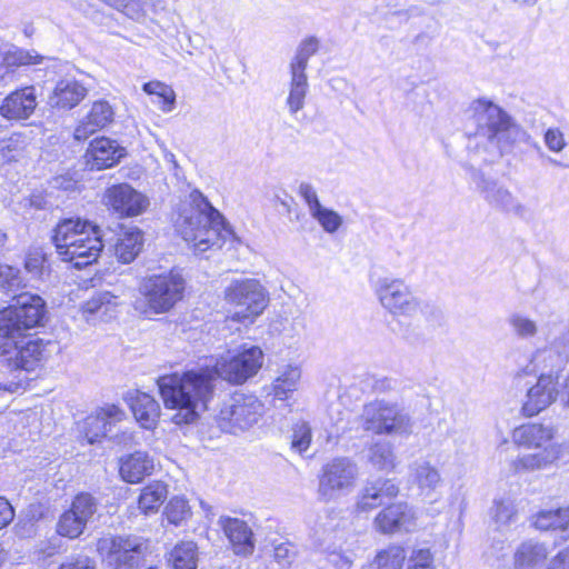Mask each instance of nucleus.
I'll use <instances>...</instances> for the list:
<instances>
[{"label": "nucleus", "instance_id": "nucleus-54", "mask_svg": "<svg viewBox=\"0 0 569 569\" xmlns=\"http://www.w3.org/2000/svg\"><path fill=\"white\" fill-rule=\"evenodd\" d=\"M59 569H97L96 561L87 555L77 553L66 558Z\"/></svg>", "mask_w": 569, "mask_h": 569}, {"label": "nucleus", "instance_id": "nucleus-28", "mask_svg": "<svg viewBox=\"0 0 569 569\" xmlns=\"http://www.w3.org/2000/svg\"><path fill=\"white\" fill-rule=\"evenodd\" d=\"M546 543L529 539L522 541L515 550L513 566L516 569H536L548 558Z\"/></svg>", "mask_w": 569, "mask_h": 569}, {"label": "nucleus", "instance_id": "nucleus-16", "mask_svg": "<svg viewBox=\"0 0 569 569\" xmlns=\"http://www.w3.org/2000/svg\"><path fill=\"white\" fill-rule=\"evenodd\" d=\"M126 417L124 411L116 405H104L89 415L80 425V431L89 443L107 437L111 427Z\"/></svg>", "mask_w": 569, "mask_h": 569}, {"label": "nucleus", "instance_id": "nucleus-38", "mask_svg": "<svg viewBox=\"0 0 569 569\" xmlns=\"http://www.w3.org/2000/svg\"><path fill=\"white\" fill-rule=\"evenodd\" d=\"M167 495V486L161 482H153L144 487L138 501L140 510L146 515L156 512L164 502Z\"/></svg>", "mask_w": 569, "mask_h": 569}, {"label": "nucleus", "instance_id": "nucleus-17", "mask_svg": "<svg viewBox=\"0 0 569 569\" xmlns=\"http://www.w3.org/2000/svg\"><path fill=\"white\" fill-rule=\"evenodd\" d=\"M399 493V487L391 479L378 477L367 480L359 490L356 501V511L369 512L392 499Z\"/></svg>", "mask_w": 569, "mask_h": 569}, {"label": "nucleus", "instance_id": "nucleus-12", "mask_svg": "<svg viewBox=\"0 0 569 569\" xmlns=\"http://www.w3.org/2000/svg\"><path fill=\"white\" fill-rule=\"evenodd\" d=\"M262 403L256 396L234 393L223 402L217 416V422L222 431L236 433L256 423L262 415Z\"/></svg>", "mask_w": 569, "mask_h": 569}, {"label": "nucleus", "instance_id": "nucleus-59", "mask_svg": "<svg viewBox=\"0 0 569 569\" xmlns=\"http://www.w3.org/2000/svg\"><path fill=\"white\" fill-rule=\"evenodd\" d=\"M14 517V510L10 502L3 498L0 497V529L7 527Z\"/></svg>", "mask_w": 569, "mask_h": 569}, {"label": "nucleus", "instance_id": "nucleus-40", "mask_svg": "<svg viewBox=\"0 0 569 569\" xmlns=\"http://www.w3.org/2000/svg\"><path fill=\"white\" fill-rule=\"evenodd\" d=\"M142 90L150 96H157L160 101L158 102L159 109L162 112H171L176 106V93L173 89L161 81H149L142 86Z\"/></svg>", "mask_w": 569, "mask_h": 569}, {"label": "nucleus", "instance_id": "nucleus-49", "mask_svg": "<svg viewBox=\"0 0 569 569\" xmlns=\"http://www.w3.org/2000/svg\"><path fill=\"white\" fill-rule=\"evenodd\" d=\"M433 557L429 549L412 550L405 569H432Z\"/></svg>", "mask_w": 569, "mask_h": 569}, {"label": "nucleus", "instance_id": "nucleus-52", "mask_svg": "<svg viewBox=\"0 0 569 569\" xmlns=\"http://www.w3.org/2000/svg\"><path fill=\"white\" fill-rule=\"evenodd\" d=\"M18 273L19 271L11 266H0V288L6 291H13L19 288L20 280Z\"/></svg>", "mask_w": 569, "mask_h": 569}, {"label": "nucleus", "instance_id": "nucleus-30", "mask_svg": "<svg viewBox=\"0 0 569 569\" xmlns=\"http://www.w3.org/2000/svg\"><path fill=\"white\" fill-rule=\"evenodd\" d=\"M410 470L412 481L418 486L420 495L425 497H430L441 483L439 470L429 461H415Z\"/></svg>", "mask_w": 569, "mask_h": 569}, {"label": "nucleus", "instance_id": "nucleus-57", "mask_svg": "<svg viewBox=\"0 0 569 569\" xmlns=\"http://www.w3.org/2000/svg\"><path fill=\"white\" fill-rule=\"evenodd\" d=\"M557 517L553 518L552 530L560 531L565 538L569 537V508L555 510Z\"/></svg>", "mask_w": 569, "mask_h": 569}, {"label": "nucleus", "instance_id": "nucleus-19", "mask_svg": "<svg viewBox=\"0 0 569 569\" xmlns=\"http://www.w3.org/2000/svg\"><path fill=\"white\" fill-rule=\"evenodd\" d=\"M126 156V148L120 146L118 141L99 137L90 142L86 152V160L91 170H103L116 166Z\"/></svg>", "mask_w": 569, "mask_h": 569}, {"label": "nucleus", "instance_id": "nucleus-58", "mask_svg": "<svg viewBox=\"0 0 569 569\" xmlns=\"http://www.w3.org/2000/svg\"><path fill=\"white\" fill-rule=\"evenodd\" d=\"M555 517V510H542L536 515L533 525L539 530H552Z\"/></svg>", "mask_w": 569, "mask_h": 569}, {"label": "nucleus", "instance_id": "nucleus-15", "mask_svg": "<svg viewBox=\"0 0 569 569\" xmlns=\"http://www.w3.org/2000/svg\"><path fill=\"white\" fill-rule=\"evenodd\" d=\"M98 510V502L90 493H79L74 497L70 509L64 511L57 523L60 537L76 539L84 531L87 525Z\"/></svg>", "mask_w": 569, "mask_h": 569}, {"label": "nucleus", "instance_id": "nucleus-23", "mask_svg": "<svg viewBox=\"0 0 569 569\" xmlns=\"http://www.w3.org/2000/svg\"><path fill=\"white\" fill-rule=\"evenodd\" d=\"M113 116L114 111L108 101L99 100L93 102L87 118L82 120L74 129V139L79 141L86 140L97 130L102 129L111 123Z\"/></svg>", "mask_w": 569, "mask_h": 569}, {"label": "nucleus", "instance_id": "nucleus-36", "mask_svg": "<svg viewBox=\"0 0 569 569\" xmlns=\"http://www.w3.org/2000/svg\"><path fill=\"white\" fill-rule=\"evenodd\" d=\"M301 378V369L298 366L288 365L282 368L273 381L274 397L286 400L298 389Z\"/></svg>", "mask_w": 569, "mask_h": 569}, {"label": "nucleus", "instance_id": "nucleus-56", "mask_svg": "<svg viewBox=\"0 0 569 569\" xmlns=\"http://www.w3.org/2000/svg\"><path fill=\"white\" fill-rule=\"evenodd\" d=\"M37 63L38 67L44 64L43 68H38V72L42 70L46 71L44 76L48 77L50 81H54L56 77L60 76L63 69V66L59 61L52 59H44L39 54Z\"/></svg>", "mask_w": 569, "mask_h": 569}, {"label": "nucleus", "instance_id": "nucleus-7", "mask_svg": "<svg viewBox=\"0 0 569 569\" xmlns=\"http://www.w3.org/2000/svg\"><path fill=\"white\" fill-rule=\"evenodd\" d=\"M360 475L358 463L350 457H335L320 470L318 497L323 502L340 499L353 491Z\"/></svg>", "mask_w": 569, "mask_h": 569}, {"label": "nucleus", "instance_id": "nucleus-48", "mask_svg": "<svg viewBox=\"0 0 569 569\" xmlns=\"http://www.w3.org/2000/svg\"><path fill=\"white\" fill-rule=\"evenodd\" d=\"M166 516L170 523L176 526L181 525L191 516L188 501L180 497L170 499L166 507Z\"/></svg>", "mask_w": 569, "mask_h": 569}, {"label": "nucleus", "instance_id": "nucleus-60", "mask_svg": "<svg viewBox=\"0 0 569 569\" xmlns=\"http://www.w3.org/2000/svg\"><path fill=\"white\" fill-rule=\"evenodd\" d=\"M547 569H569V546L549 561Z\"/></svg>", "mask_w": 569, "mask_h": 569}, {"label": "nucleus", "instance_id": "nucleus-2", "mask_svg": "<svg viewBox=\"0 0 569 569\" xmlns=\"http://www.w3.org/2000/svg\"><path fill=\"white\" fill-rule=\"evenodd\" d=\"M174 228L197 253L221 248L222 232H228L221 213L198 190L180 204Z\"/></svg>", "mask_w": 569, "mask_h": 569}, {"label": "nucleus", "instance_id": "nucleus-22", "mask_svg": "<svg viewBox=\"0 0 569 569\" xmlns=\"http://www.w3.org/2000/svg\"><path fill=\"white\" fill-rule=\"evenodd\" d=\"M218 525L222 528L224 535L232 545L234 553L249 556L253 552V533L244 520L221 516L218 520Z\"/></svg>", "mask_w": 569, "mask_h": 569}, {"label": "nucleus", "instance_id": "nucleus-24", "mask_svg": "<svg viewBox=\"0 0 569 569\" xmlns=\"http://www.w3.org/2000/svg\"><path fill=\"white\" fill-rule=\"evenodd\" d=\"M36 109V90L26 87L8 96L0 108V112L8 119H27Z\"/></svg>", "mask_w": 569, "mask_h": 569}, {"label": "nucleus", "instance_id": "nucleus-44", "mask_svg": "<svg viewBox=\"0 0 569 569\" xmlns=\"http://www.w3.org/2000/svg\"><path fill=\"white\" fill-rule=\"evenodd\" d=\"M517 509L510 498L495 499L491 507V518L498 527L508 526L515 521Z\"/></svg>", "mask_w": 569, "mask_h": 569}, {"label": "nucleus", "instance_id": "nucleus-63", "mask_svg": "<svg viewBox=\"0 0 569 569\" xmlns=\"http://www.w3.org/2000/svg\"><path fill=\"white\" fill-rule=\"evenodd\" d=\"M112 440L117 445H122L124 447L131 446L134 442V435L131 431L124 430L120 433H117L112 437Z\"/></svg>", "mask_w": 569, "mask_h": 569}, {"label": "nucleus", "instance_id": "nucleus-51", "mask_svg": "<svg viewBox=\"0 0 569 569\" xmlns=\"http://www.w3.org/2000/svg\"><path fill=\"white\" fill-rule=\"evenodd\" d=\"M64 550V543L62 541V537L58 533L52 535L49 539L42 540L38 545V561L40 560L39 556L51 557Z\"/></svg>", "mask_w": 569, "mask_h": 569}, {"label": "nucleus", "instance_id": "nucleus-10", "mask_svg": "<svg viewBox=\"0 0 569 569\" xmlns=\"http://www.w3.org/2000/svg\"><path fill=\"white\" fill-rule=\"evenodd\" d=\"M375 293L382 308L393 317H416L425 306L401 278H378L375 282Z\"/></svg>", "mask_w": 569, "mask_h": 569}, {"label": "nucleus", "instance_id": "nucleus-1", "mask_svg": "<svg viewBox=\"0 0 569 569\" xmlns=\"http://www.w3.org/2000/svg\"><path fill=\"white\" fill-rule=\"evenodd\" d=\"M263 363V352L258 346H242L221 358L216 369L189 370L183 373L161 376L158 387L164 406L177 412L176 425L192 423L199 409H206L213 391V380L219 375L224 380L241 385L258 373Z\"/></svg>", "mask_w": 569, "mask_h": 569}, {"label": "nucleus", "instance_id": "nucleus-64", "mask_svg": "<svg viewBox=\"0 0 569 569\" xmlns=\"http://www.w3.org/2000/svg\"><path fill=\"white\" fill-rule=\"evenodd\" d=\"M558 392L561 403L569 410V376L565 379L561 385V389L558 390Z\"/></svg>", "mask_w": 569, "mask_h": 569}, {"label": "nucleus", "instance_id": "nucleus-33", "mask_svg": "<svg viewBox=\"0 0 569 569\" xmlns=\"http://www.w3.org/2000/svg\"><path fill=\"white\" fill-rule=\"evenodd\" d=\"M16 367L32 371L36 367V340L32 335H26L12 342L11 353L6 356Z\"/></svg>", "mask_w": 569, "mask_h": 569}, {"label": "nucleus", "instance_id": "nucleus-27", "mask_svg": "<svg viewBox=\"0 0 569 569\" xmlns=\"http://www.w3.org/2000/svg\"><path fill=\"white\" fill-rule=\"evenodd\" d=\"M154 468L153 459L143 451H136L120 459V476L129 483H138L151 475Z\"/></svg>", "mask_w": 569, "mask_h": 569}, {"label": "nucleus", "instance_id": "nucleus-46", "mask_svg": "<svg viewBox=\"0 0 569 569\" xmlns=\"http://www.w3.org/2000/svg\"><path fill=\"white\" fill-rule=\"evenodd\" d=\"M311 217L317 220L327 233L337 232L343 223L342 217L337 211L323 206L312 212Z\"/></svg>", "mask_w": 569, "mask_h": 569}, {"label": "nucleus", "instance_id": "nucleus-41", "mask_svg": "<svg viewBox=\"0 0 569 569\" xmlns=\"http://www.w3.org/2000/svg\"><path fill=\"white\" fill-rule=\"evenodd\" d=\"M406 559L405 549L398 546H390L377 553L371 569H401Z\"/></svg>", "mask_w": 569, "mask_h": 569}, {"label": "nucleus", "instance_id": "nucleus-14", "mask_svg": "<svg viewBox=\"0 0 569 569\" xmlns=\"http://www.w3.org/2000/svg\"><path fill=\"white\" fill-rule=\"evenodd\" d=\"M97 547L112 569H131L138 565L142 545L137 537L108 536L99 539Z\"/></svg>", "mask_w": 569, "mask_h": 569}, {"label": "nucleus", "instance_id": "nucleus-20", "mask_svg": "<svg viewBox=\"0 0 569 569\" xmlns=\"http://www.w3.org/2000/svg\"><path fill=\"white\" fill-rule=\"evenodd\" d=\"M559 396L557 378L552 373H542L538 381L527 392V399L522 405V412L527 417H533L548 408Z\"/></svg>", "mask_w": 569, "mask_h": 569}, {"label": "nucleus", "instance_id": "nucleus-29", "mask_svg": "<svg viewBox=\"0 0 569 569\" xmlns=\"http://www.w3.org/2000/svg\"><path fill=\"white\" fill-rule=\"evenodd\" d=\"M143 247V233L136 227L123 229L114 243V256L122 263H130Z\"/></svg>", "mask_w": 569, "mask_h": 569}, {"label": "nucleus", "instance_id": "nucleus-25", "mask_svg": "<svg viewBox=\"0 0 569 569\" xmlns=\"http://www.w3.org/2000/svg\"><path fill=\"white\" fill-rule=\"evenodd\" d=\"M136 420L144 429H152L160 415V406L150 395L134 391L127 398Z\"/></svg>", "mask_w": 569, "mask_h": 569}, {"label": "nucleus", "instance_id": "nucleus-3", "mask_svg": "<svg viewBox=\"0 0 569 569\" xmlns=\"http://www.w3.org/2000/svg\"><path fill=\"white\" fill-rule=\"evenodd\" d=\"M52 239L62 260L77 269L97 261L103 248L99 228L79 218L59 222Z\"/></svg>", "mask_w": 569, "mask_h": 569}, {"label": "nucleus", "instance_id": "nucleus-43", "mask_svg": "<svg viewBox=\"0 0 569 569\" xmlns=\"http://www.w3.org/2000/svg\"><path fill=\"white\" fill-rule=\"evenodd\" d=\"M290 439L291 450L299 455L305 453L312 441V431L309 422L300 420L293 423Z\"/></svg>", "mask_w": 569, "mask_h": 569}, {"label": "nucleus", "instance_id": "nucleus-39", "mask_svg": "<svg viewBox=\"0 0 569 569\" xmlns=\"http://www.w3.org/2000/svg\"><path fill=\"white\" fill-rule=\"evenodd\" d=\"M170 562L173 569H197L198 547L192 541L178 543L170 552Z\"/></svg>", "mask_w": 569, "mask_h": 569}, {"label": "nucleus", "instance_id": "nucleus-34", "mask_svg": "<svg viewBox=\"0 0 569 569\" xmlns=\"http://www.w3.org/2000/svg\"><path fill=\"white\" fill-rule=\"evenodd\" d=\"M47 303L44 298L38 296V363L58 357L61 352V347L57 340L39 337V329L44 327L50 319L47 311Z\"/></svg>", "mask_w": 569, "mask_h": 569}, {"label": "nucleus", "instance_id": "nucleus-50", "mask_svg": "<svg viewBox=\"0 0 569 569\" xmlns=\"http://www.w3.org/2000/svg\"><path fill=\"white\" fill-rule=\"evenodd\" d=\"M101 1L109 4L110 7L116 8L117 10L123 12L126 16L130 17L133 20H139L143 16L142 8L137 2H131L130 0H101Z\"/></svg>", "mask_w": 569, "mask_h": 569}, {"label": "nucleus", "instance_id": "nucleus-8", "mask_svg": "<svg viewBox=\"0 0 569 569\" xmlns=\"http://www.w3.org/2000/svg\"><path fill=\"white\" fill-rule=\"evenodd\" d=\"M14 300V305L0 310V356L10 355L12 342L36 326V296L22 292Z\"/></svg>", "mask_w": 569, "mask_h": 569}, {"label": "nucleus", "instance_id": "nucleus-13", "mask_svg": "<svg viewBox=\"0 0 569 569\" xmlns=\"http://www.w3.org/2000/svg\"><path fill=\"white\" fill-rule=\"evenodd\" d=\"M102 204L119 218H134L147 211L149 198L130 183H114L106 188Z\"/></svg>", "mask_w": 569, "mask_h": 569}, {"label": "nucleus", "instance_id": "nucleus-53", "mask_svg": "<svg viewBox=\"0 0 569 569\" xmlns=\"http://www.w3.org/2000/svg\"><path fill=\"white\" fill-rule=\"evenodd\" d=\"M543 142L552 152H561L567 146L565 136L559 128L547 129L543 134Z\"/></svg>", "mask_w": 569, "mask_h": 569}, {"label": "nucleus", "instance_id": "nucleus-45", "mask_svg": "<svg viewBox=\"0 0 569 569\" xmlns=\"http://www.w3.org/2000/svg\"><path fill=\"white\" fill-rule=\"evenodd\" d=\"M110 299L111 296L108 292L93 297L81 307L82 316L87 321H91L93 316L102 319L111 310Z\"/></svg>", "mask_w": 569, "mask_h": 569}, {"label": "nucleus", "instance_id": "nucleus-62", "mask_svg": "<svg viewBox=\"0 0 569 569\" xmlns=\"http://www.w3.org/2000/svg\"><path fill=\"white\" fill-rule=\"evenodd\" d=\"M372 389L376 392L383 393L393 389V381L390 378H377L373 380Z\"/></svg>", "mask_w": 569, "mask_h": 569}, {"label": "nucleus", "instance_id": "nucleus-35", "mask_svg": "<svg viewBox=\"0 0 569 569\" xmlns=\"http://www.w3.org/2000/svg\"><path fill=\"white\" fill-rule=\"evenodd\" d=\"M290 86L287 98V107L291 114H296L305 107V99L308 92L309 83L306 72L290 70Z\"/></svg>", "mask_w": 569, "mask_h": 569}, {"label": "nucleus", "instance_id": "nucleus-61", "mask_svg": "<svg viewBox=\"0 0 569 569\" xmlns=\"http://www.w3.org/2000/svg\"><path fill=\"white\" fill-rule=\"evenodd\" d=\"M44 277L50 284L57 286L59 283V277L57 273H53L49 266H46V261L43 260L41 266L38 267V281L41 283L44 282Z\"/></svg>", "mask_w": 569, "mask_h": 569}, {"label": "nucleus", "instance_id": "nucleus-21", "mask_svg": "<svg viewBox=\"0 0 569 569\" xmlns=\"http://www.w3.org/2000/svg\"><path fill=\"white\" fill-rule=\"evenodd\" d=\"M88 94V89L73 78L58 79L47 96V104L52 109L71 110Z\"/></svg>", "mask_w": 569, "mask_h": 569}, {"label": "nucleus", "instance_id": "nucleus-55", "mask_svg": "<svg viewBox=\"0 0 569 569\" xmlns=\"http://www.w3.org/2000/svg\"><path fill=\"white\" fill-rule=\"evenodd\" d=\"M298 193L306 201L310 214L322 206L312 184L308 182H301L298 188Z\"/></svg>", "mask_w": 569, "mask_h": 569}, {"label": "nucleus", "instance_id": "nucleus-31", "mask_svg": "<svg viewBox=\"0 0 569 569\" xmlns=\"http://www.w3.org/2000/svg\"><path fill=\"white\" fill-rule=\"evenodd\" d=\"M367 460L377 470L391 471L397 466V456L391 442L376 440L367 448Z\"/></svg>", "mask_w": 569, "mask_h": 569}, {"label": "nucleus", "instance_id": "nucleus-26", "mask_svg": "<svg viewBox=\"0 0 569 569\" xmlns=\"http://www.w3.org/2000/svg\"><path fill=\"white\" fill-rule=\"evenodd\" d=\"M472 181L490 204L505 210H511L518 207L513 196L508 189L498 186L495 180L486 178L483 173L475 171Z\"/></svg>", "mask_w": 569, "mask_h": 569}, {"label": "nucleus", "instance_id": "nucleus-32", "mask_svg": "<svg viewBox=\"0 0 569 569\" xmlns=\"http://www.w3.org/2000/svg\"><path fill=\"white\" fill-rule=\"evenodd\" d=\"M297 556L296 547L288 542H272L262 555L266 569H288Z\"/></svg>", "mask_w": 569, "mask_h": 569}, {"label": "nucleus", "instance_id": "nucleus-4", "mask_svg": "<svg viewBox=\"0 0 569 569\" xmlns=\"http://www.w3.org/2000/svg\"><path fill=\"white\" fill-rule=\"evenodd\" d=\"M556 435L552 425L525 423L517 427L512 432V440L519 447L542 448L536 453L519 456L512 461L516 472H532L542 470L555 465L565 452V446L559 442H550Z\"/></svg>", "mask_w": 569, "mask_h": 569}, {"label": "nucleus", "instance_id": "nucleus-42", "mask_svg": "<svg viewBox=\"0 0 569 569\" xmlns=\"http://www.w3.org/2000/svg\"><path fill=\"white\" fill-rule=\"evenodd\" d=\"M318 49L319 41L317 38L309 37L302 40L289 64V69L306 72L309 59L318 51Z\"/></svg>", "mask_w": 569, "mask_h": 569}, {"label": "nucleus", "instance_id": "nucleus-37", "mask_svg": "<svg viewBox=\"0 0 569 569\" xmlns=\"http://www.w3.org/2000/svg\"><path fill=\"white\" fill-rule=\"evenodd\" d=\"M31 61V54L23 49H0V82L11 77L18 67L30 64Z\"/></svg>", "mask_w": 569, "mask_h": 569}, {"label": "nucleus", "instance_id": "nucleus-5", "mask_svg": "<svg viewBox=\"0 0 569 569\" xmlns=\"http://www.w3.org/2000/svg\"><path fill=\"white\" fill-rule=\"evenodd\" d=\"M472 119L477 124V137L488 140L498 156L509 150L526 131L498 104L487 99H477L470 106Z\"/></svg>", "mask_w": 569, "mask_h": 569}, {"label": "nucleus", "instance_id": "nucleus-9", "mask_svg": "<svg viewBox=\"0 0 569 569\" xmlns=\"http://www.w3.org/2000/svg\"><path fill=\"white\" fill-rule=\"evenodd\" d=\"M184 279L174 271L151 274L140 284L147 307L156 315L170 311L183 297Z\"/></svg>", "mask_w": 569, "mask_h": 569}, {"label": "nucleus", "instance_id": "nucleus-47", "mask_svg": "<svg viewBox=\"0 0 569 569\" xmlns=\"http://www.w3.org/2000/svg\"><path fill=\"white\" fill-rule=\"evenodd\" d=\"M508 322L513 333L521 339H531L538 333L537 322L521 313L511 315Z\"/></svg>", "mask_w": 569, "mask_h": 569}, {"label": "nucleus", "instance_id": "nucleus-6", "mask_svg": "<svg viewBox=\"0 0 569 569\" xmlns=\"http://www.w3.org/2000/svg\"><path fill=\"white\" fill-rule=\"evenodd\" d=\"M358 422L365 431L398 436L410 435L413 425L411 417L403 409L385 400L366 403Z\"/></svg>", "mask_w": 569, "mask_h": 569}, {"label": "nucleus", "instance_id": "nucleus-11", "mask_svg": "<svg viewBox=\"0 0 569 569\" xmlns=\"http://www.w3.org/2000/svg\"><path fill=\"white\" fill-rule=\"evenodd\" d=\"M224 300L239 309L233 319L252 321L266 309L268 293L257 279H237L224 289Z\"/></svg>", "mask_w": 569, "mask_h": 569}, {"label": "nucleus", "instance_id": "nucleus-18", "mask_svg": "<svg viewBox=\"0 0 569 569\" xmlns=\"http://www.w3.org/2000/svg\"><path fill=\"white\" fill-rule=\"evenodd\" d=\"M416 516L406 502L391 503L383 508L375 518L373 526L383 535L409 531L415 526Z\"/></svg>", "mask_w": 569, "mask_h": 569}]
</instances>
